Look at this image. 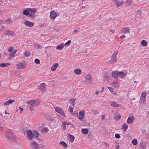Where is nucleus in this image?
I'll use <instances>...</instances> for the list:
<instances>
[{
	"instance_id": "obj_48",
	"label": "nucleus",
	"mask_w": 149,
	"mask_h": 149,
	"mask_svg": "<svg viewBox=\"0 0 149 149\" xmlns=\"http://www.w3.org/2000/svg\"><path fill=\"white\" fill-rule=\"evenodd\" d=\"M14 47H9L8 49V52H10L12 51H13L14 49Z\"/></svg>"
},
{
	"instance_id": "obj_36",
	"label": "nucleus",
	"mask_w": 149,
	"mask_h": 149,
	"mask_svg": "<svg viewBox=\"0 0 149 149\" xmlns=\"http://www.w3.org/2000/svg\"><path fill=\"white\" fill-rule=\"evenodd\" d=\"M6 33L8 35L13 36L14 34V32L13 31L8 30L7 31Z\"/></svg>"
},
{
	"instance_id": "obj_18",
	"label": "nucleus",
	"mask_w": 149,
	"mask_h": 149,
	"mask_svg": "<svg viewBox=\"0 0 149 149\" xmlns=\"http://www.w3.org/2000/svg\"><path fill=\"white\" fill-rule=\"evenodd\" d=\"M68 139L69 141L71 143H72L74 139V137L70 134H69L68 135Z\"/></svg>"
},
{
	"instance_id": "obj_56",
	"label": "nucleus",
	"mask_w": 149,
	"mask_h": 149,
	"mask_svg": "<svg viewBox=\"0 0 149 149\" xmlns=\"http://www.w3.org/2000/svg\"><path fill=\"white\" fill-rule=\"evenodd\" d=\"M137 12L139 13L140 15H141L142 14V13L141 12V11L140 10H137Z\"/></svg>"
},
{
	"instance_id": "obj_39",
	"label": "nucleus",
	"mask_w": 149,
	"mask_h": 149,
	"mask_svg": "<svg viewBox=\"0 0 149 149\" xmlns=\"http://www.w3.org/2000/svg\"><path fill=\"white\" fill-rule=\"evenodd\" d=\"M3 23V21L2 20H0V30H1L4 29V27L3 25H1V24Z\"/></svg>"
},
{
	"instance_id": "obj_52",
	"label": "nucleus",
	"mask_w": 149,
	"mask_h": 149,
	"mask_svg": "<svg viewBox=\"0 0 149 149\" xmlns=\"http://www.w3.org/2000/svg\"><path fill=\"white\" fill-rule=\"evenodd\" d=\"M63 126L64 129H66V123L65 122H63Z\"/></svg>"
},
{
	"instance_id": "obj_35",
	"label": "nucleus",
	"mask_w": 149,
	"mask_h": 149,
	"mask_svg": "<svg viewBox=\"0 0 149 149\" xmlns=\"http://www.w3.org/2000/svg\"><path fill=\"white\" fill-rule=\"evenodd\" d=\"M82 132L84 134H87L88 133V129L87 128L82 129L81 130Z\"/></svg>"
},
{
	"instance_id": "obj_63",
	"label": "nucleus",
	"mask_w": 149,
	"mask_h": 149,
	"mask_svg": "<svg viewBox=\"0 0 149 149\" xmlns=\"http://www.w3.org/2000/svg\"><path fill=\"white\" fill-rule=\"evenodd\" d=\"M121 38L123 39L124 38H125V36L124 35H123L121 36Z\"/></svg>"
},
{
	"instance_id": "obj_22",
	"label": "nucleus",
	"mask_w": 149,
	"mask_h": 149,
	"mask_svg": "<svg viewBox=\"0 0 149 149\" xmlns=\"http://www.w3.org/2000/svg\"><path fill=\"white\" fill-rule=\"evenodd\" d=\"M111 86L114 88H117L119 86L118 84L116 81H114L111 84Z\"/></svg>"
},
{
	"instance_id": "obj_1",
	"label": "nucleus",
	"mask_w": 149,
	"mask_h": 149,
	"mask_svg": "<svg viewBox=\"0 0 149 149\" xmlns=\"http://www.w3.org/2000/svg\"><path fill=\"white\" fill-rule=\"evenodd\" d=\"M6 138L8 141H15L16 138L14 135L12 130H8L7 131L5 134Z\"/></svg>"
},
{
	"instance_id": "obj_8",
	"label": "nucleus",
	"mask_w": 149,
	"mask_h": 149,
	"mask_svg": "<svg viewBox=\"0 0 149 149\" xmlns=\"http://www.w3.org/2000/svg\"><path fill=\"white\" fill-rule=\"evenodd\" d=\"M85 114V111L84 110L79 111V115L77 116L78 119L81 121H82L84 117Z\"/></svg>"
},
{
	"instance_id": "obj_13",
	"label": "nucleus",
	"mask_w": 149,
	"mask_h": 149,
	"mask_svg": "<svg viewBox=\"0 0 149 149\" xmlns=\"http://www.w3.org/2000/svg\"><path fill=\"white\" fill-rule=\"evenodd\" d=\"M146 94V93H142L140 98V102L143 103L145 101Z\"/></svg>"
},
{
	"instance_id": "obj_23",
	"label": "nucleus",
	"mask_w": 149,
	"mask_h": 149,
	"mask_svg": "<svg viewBox=\"0 0 149 149\" xmlns=\"http://www.w3.org/2000/svg\"><path fill=\"white\" fill-rule=\"evenodd\" d=\"M128 126L127 124L126 123H123L121 127L124 131H126L128 128Z\"/></svg>"
},
{
	"instance_id": "obj_50",
	"label": "nucleus",
	"mask_w": 149,
	"mask_h": 149,
	"mask_svg": "<svg viewBox=\"0 0 149 149\" xmlns=\"http://www.w3.org/2000/svg\"><path fill=\"white\" fill-rule=\"evenodd\" d=\"M68 111L71 113H72L73 111V108L70 107L68 109Z\"/></svg>"
},
{
	"instance_id": "obj_4",
	"label": "nucleus",
	"mask_w": 149,
	"mask_h": 149,
	"mask_svg": "<svg viewBox=\"0 0 149 149\" xmlns=\"http://www.w3.org/2000/svg\"><path fill=\"white\" fill-rule=\"evenodd\" d=\"M118 53V51L115 52L112 54L111 59L110 60V61L111 63H114L116 62L117 61L116 56Z\"/></svg>"
},
{
	"instance_id": "obj_55",
	"label": "nucleus",
	"mask_w": 149,
	"mask_h": 149,
	"mask_svg": "<svg viewBox=\"0 0 149 149\" xmlns=\"http://www.w3.org/2000/svg\"><path fill=\"white\" fill-rule=\"evenodd\" d=\"M93 113L95 115V114H97L98 113V112L97 111L95 110V111H93Z\"/></svg>"
},
{
	"instance_id": "obj_19",
	"label": "nucleus",
	"mask_w": 149,
	"mask_h": 149,
	"mask_svg": "<svg viewBox=\"0 0 149 149\" xmlns=\"http://www.w3.org/2000/svg\"><path fill=\"white\" fill-rule=\"evenodd\" d=\"M118 77H119L120 78H123L125 76V73L123 72L120 71L119 72L118 71Z\"/></svg>"
},
{
	"instance_id": "obj_54",
	"label": "nucleus",
	"mask_w": 149,
	"mask_h": 149,
	"mask_svg": "<svg viewBox=\"0 0 149 149\" xmlns=\"http://www.w3.org/2000/svg\"><path fill=\"white\" fill-rule=\"evenodd\" d=\"M110 31L111 32H112V33H114L115 32V30L114 29H110Z\"/></svg>"
},
{
	"instance_id": "obj_9",
	"label": "nucleus",
	"mask_w": 149,
	"mask_h": 149,
	"mask_svg": "<svg viewBox=\"0 0 149 149\" xmlns=\"http://www.w3.org/2000/svg\"><path fill=\"white\" fill-rule=\"evenodd\" d=\"M85 81L88 83H91L92 81V76L89 74L86 76L85 77Z\"/></svg>"
},
{
	"instance_id": "obj_60",
	"label": "nucleus",
	"mask_w": 149,
	"mask_h": 149,
	"mask_svg": "<svg viewBox=\"0 0 149 149\" xmlns=\"http://www.w3.org/2000/svg\"><path fill=\"white\" fill-rule=\"evenodd\" d=\"M36 47L38 48H40L41 47L40 45L39 44H37L36 45Z\"/></svg>"
},
{
	"instance_id": "obj_27",
	"label": "nucleus",
	"mask_w": 149,
	"mask_h": 149,
	"mask_svg": "<svg viewBox=\"0 0 149 149\" xmlns=\"http://www.w3.org/2000/svg\"><path fill=\"white\" fill-rule=\"evenodd\" d=\"M107 88L109 89L110 91L113 95H117V93L114 91V89L113 88L108 86L107 87Z\"/></svg>"
},
{
	"instance_id": "obj_16",
	"label": "nucleus",
	"mask_w": 149,
	"mask_h": 149,
	"mask_svg": "<svg viewBox=\"0 0 149 149\" xmlns=\"http://www.w3.org/2000/svg\"><path fill=\"white\" fill-rule=\"evenodd\" d=\"M37 10L36 9V11L35 12L30 11L29 12V14L28 17L31 18H33L35 17V13L37 12Z\"/></svg>"
},
{
	"instance_id": "obj_53",
	"label": "nucleus",
	"mask_w": 149,
	"mask_h": 149,
	"mask_svg": "<svg viewBox=\"0 0 149 149\" xmlns=\"http://www.w3.org/2000/svg\"><path fill=\"white\" fill-rule=\"evenodd\" d=\"M19 109H20L19 111L20 113H21L22 112V111H23V110H24L23 109L21 108V107H19Z\"/></svg>"
},
{
	"instance_id": "obj_57",
	"label": "nucleus",
	"mask_w": 149,
	"mask_h": 149,
	"mask_svg": "<svg viewBox=\"0 0 149 149\" xmlns=\"http://www.w3.org/2000/svg\"><path fill=\"white\" fill-rule=\"evenodd\" d=\"M104 144H105V145L106 146L108 147V146H109V144L108 143H106V142H105V143H104Z\"/></svg>"
},
{
	"instance_id": "obj_20",
	"label": "nucleus",
	"mask_w": 149,
	"mask_h": 149,
	"mask_svg": "<svg viewBox=\"0 0 149 149\" xmlns=\"http://www.w3.org/2000/svg\"><path fill=\"white\" fill-rule=\"evenodd\" d=\"M15 102V100H11V99H9L8 101L5 102L4 104V105L5 106H7L13 102Z\"/></svg>"
},
{
	"instance_id": "obj_33",
	"label": "nucleus",
	"mask_w": 149,
	"mask_h": 149,
	"mask_svg": "<svg viewBox=\"0 0 149 149\" xmlns=\"http://www.w3.org/2000/svg\"><path fill=\"white\" fill-rule=\"evenodd\" d=\"M19 69H22L25 68L24 65L23 63H20L17 65Z\"/></svg>"
},
{
	"instance_id": "obj_43",
	"label": "nucleus",
	"mask_w": 149,
	"mask_h": 149,
	"mask_svg": "<svg viewBox=\"0 0 149 149\" xmlns=\"http://www.w3.org/2000/svg\"><path fill=\"white\" fill-rule=\"evenodd\" d=\"M71 42V41L70 40H68L67 42H66L65 44H64V46H70V45Z\"/></svg>"
},
{
	"instance_id": "obj_44",
	"label": "nucleus",
	"mask_w": 149,
	"mask_h": 149,
	"mask_svg": "<svg viewBox=\"0 0 149 149\" xmlns=\"http://www.w3.org/2000/svg\"><path fill=\"white\" fill-rule=\"evenodd\" d=\"M132 143L134 145H136L137 144V141L136 139H133L132 141Z\"/></svg>"
},
{
	"instance_id": "obj_38",
	"label": "nucleus",
	"mask_w": 149,
	"mask_h": 149,
	"mask_svg": "<svg viewBox=\"0 0 149 149\" xmlns=\"http://www.w3.org/2000/svg\"><path fill=\"white\" fill-rule=\"evenodd\" d=\"M48 127H45V128L41 129V132L44 133H46L48 132Z\"/></svg>"
},
{
	"instance_id": "obj_14",
	"label": "nucleus",
	"mask_w": 149,
	"mask_h": 149,
	"mask_svg": "<svg viewBox=\"0 0 149 149\" xmlns=\"http://www.w3.org/2000/svg\"><path fill=\"white\" fill-rule=\"evenodd\" d=\"M58 66V64L57 63L54 64L51 68V70L52 71H55Z\"/></svg>"
},
{
	"instance_id": "obj_24",
	"label": "nucleus",
	"mask_w": 149,
	"mask_h": 149,
	"mask_svg": "<svg viewBox=\"0 0 149 149\" xmlns=\"http://www.w3.org/2000/svg\"><path fill=\"white\" fill-rule=\"evenodd\" d=\"M11 65L10 63H2L0 64V67L3 68L8 67L10 66Z\"/></svg>"
},
{
	"instance_id": "obj_46",
	"label": "nucleus",
	"mask_w": 149,
	"mask_h": 149,
	"mask_svg": "<svg viewBox=\"0 0 149 149\" xmlns=\"http://www.w3.org/2000/svg\"><path fill=\"white\" fill-rule=\"evenodd\" d=\"M103 80L104 81H108L109 80V77L107 76H105L104 77Z\"/></svg>"
},
{
	"instance_id": "obj_58",
	"label": "nucleus",
	"mask_w": 149,
	"mask_h": 149,
	"mask_svg": "<svg viewBox=\"0 0 149 149\" xmlns=\"http://www.w3.org/2000/svg\"><path fill=\"white\" fill-rule=\"evenodd\" d=\"M120 146L119 145H118L116 147V149H118L119 148H120Z\"/></svg>"
},
{
	"instance_id": "obj_10",
	"label": "nucleus",
	"mask_w": 149,
	"mask_h": 149,
	"mask_svg": "<svg viewBox=\"0 0 149 149\" xmlns=\"http://www.w3.org/2000/svg\"><path fill=\"white\" fill-rule=\"evenodd\" d=\"M24 24L26 26L30 27H33L34 25V22L26 20L24 22Z\"/></svg>"
},
{
	"instance_id": "obj_61",
	"label": "nucleus",
	"mask_w": 149,
	"mask_h": 149,
	"mask_svg": "<svg viewBox=\"0 0 149 149\" xmlns=\"http://www.w3.org/2000/svg\"><path fill=\"white\" fill-rule=\"evenodd\" d=\"M11 20L10 19H7V20L6 21V22H8L9 23H10L11 22Z\"/></svg>"
},
{
	"instance_id": "obj_62",
	"label": "nucleus",
	"mask_w": 149,
	"mask_h": 149,
	"mask_svg": "<svg viewBox=\"0 0 149 149\" xmlns=\"http://www.w3.org/2000/svg\"><path fill=\"white\" fill-rule=\"evenodd\" d=\"M74 32L75 33H77L78 32V31L77 30H74Z\"/></svg>"
},
{
	"instance_id": "obj_29",
	"label": "nucleus",
	"mask_w": 149,
	"mask_h": 149,
	"mask_svg": "<svg viewBox=\"0 0 149 149\" xmlns=\"http://www.w3.org/2000/svg\"><path fill=\"white\" fill-rule=\"evenodd\" d=\"M44 117L48 120L51 121L52 120V118L48 114H45L44 115Z\"/></svg>"
},
{
	"instance_id": "obj_47",
	"label": "nucleus",
	"mask_w": 149,
	"mask_h": 149,
	"mask_svg": "<svg viewBox=\"0 0 149 149\" xmlns=\"http://www.w3.org/2000/svg\"><path fill=\"white\" fill-rule=\"evenodd\" d=\"M34 62L36 63L37 64H39L40 63V60L39 59L37 58L35 60Z\"/></svg>"
},
{
	"instance_id": "obj_45",
	"label": "nucleus",
	"mask_w": 149,
	"mask_h": 149,
	"mask_svg": "<svg viewBox=\"0 0 149 149\" xmlns=\"http://www.w3.org/2000/svg\"><path fill=\"white\" fill-rule=\"evenodd\" d=\"M75 102V100L73 98L70 99L69 100V103L71 104H74Z\"/></svg>"
},
{
	"instance_id": "obj_6",
	"label": "nucleus",
	"mask_w": 149,
	"mask_h": 149,
	"mask_svg": "<svg viewBox=\"0 0 149 149\" xmlns=\"http://www.w3.org/2000/svg\"><path fill=\"white\" fill-rule=\"evenodd\" d=\"M46 84L45 83H41L38 87V89L41 91L42 92H44L46 89Z\"/></svg>"
},
{
	"instance_id": "obj_49",
	"label": "nucleus",
	"mask_w": 149,
	"mask_h": 149,
	"mask_svg": "<svg viewBox=\"0 0 149 149\" xmlns=\"http://www.w3.org/2000/svg\"><path fill=\"white\" fill-rule=\"evenodd\" d=\"M29 109L30 111H33V105H30Z\"/></svg>"
},
{
	"instance_id": "obj_28",
	"label": "nucleus",
	"mask_w": 149,
	"mask_h": 149,
	"mask_svg": "<svg viewBox=\"0 0 149 149\" xmlns=\"http://www.w3.org/2000/svg\"><path fill=\"white\" fill-rule=\"evenodd\" d=\"M34 104V106H37L40 104V101L38 100H32Z\"/></svg>"
},
{
	"instance_id": "obj_42",
	"label": "nucleus",
	"mask_w": 149,
	"mask_h": 149,
	"mask_svg": "<svg viewBox=\"0 0 149 149\" xmlns=\"http://www.w3.org/2000/svg\"><path fill=\"white\" fill-rule=\"evenodd\" d=\"M123 1H121L120 2H116V6L118 7L119 6H120L122 4H123Z\"/></svg>"
},
{
	"instance_id": "obj_5",
	"label": "nucleus",
	"mask_w": 149,
	"mask_h": 149,
	"mask_svg": "<svg viewBox=\"0 0 149 149\" xmlns=\"http://www.w3.org/2000/svg\"><path fill=\"white\" fill-rule=\"evenodd\" d=\"M36 11V9L35 8H27L26 10L23 11V14L24 15L28 17L29 12L30 11L35 12Z\"/></svg>"
},
{
	"instance_id": "obj_3",
	"label": "nucleus",
	"mask_w": 149,
	"mask_h": 149,
	"mask_svg": "<svg viewBox=\"0 0 149 149\" xmlns=\"http://www.w3.org/2000/svg\"><path fill=\"white\" fill-rule=\"evenodd\" d=\"M54 109L56 112L60 114L62 117H66L64 111L61 108L58 107H56L54 108Z\"/></svg>"
},
{
	"instance_id": "obj_64",
	"label": "nucleus",
	"mask_w": 149,
	"mask_h": 149,
	"mask_svg": "<svg viewBox=\"0 0 149 149\" xmlns=\"http://www.w3.org/2000/svg\"><path fill=\"white\" fill-rule=\"evenodd\" d=\"M5 114H8V115H10V113H7L6 111H5Z\"/></svg>"
},
{
	"instance_id": "obj_21",
	"label": "nucleus",
	"mask_w": 149,
	"mask_h": 149,
	"mask_svg": "<svg viewBox=\"0 0 149 149\" xmlns=\"http://www.w3.org/2000/svg\"><path fill=\"white\" fill-rule=\"evenodd\" d=\"M111 106L114 107H120V104H117L115 102H112L111 104Z\"/></svg>"
},
{
	"instance_id": "obj_25",
	"label": "nucleus",
	"mask_w": 149,
	"mask_h": 149,
	"mask_svg": "<svg viewBox=\"0 0 149 149\" xmlns=\"http://www.w3.org/2000/svg\"><path fill=\"white\" fill-rule=\"evenodd\" d=\"M74 72L76 74L79 75L81 74L82 71L79 69H76L74 70Z\"/></svg>"
},
{
	"instance_id": "obj_11",
	"label": "nucleus",
	"mask_w": 149,
	"mask_h": 149,
	"mask_svg": "<svg viewBox=\"0 0 149 149\" xmlns=\"http://www.w3.org/2000/svg\"><path fill=\"white\" fill-rule=\"evenodd\" d=\"M57 14L54 11H51L50 12V18L52 19H54L56 17Z\"/></svg>"
},
{
	"instance_id": "obj_30",
	"label": "nucleus",
	"mask_w": 149,
	"mask_h": 149,
	"mask_svg": "<svg viewBox=\"0 0 149 149\" xmlns=\"http://www.w3.org/2000/svg\"><path fill=\"white\" fill-rule=\"evenodd\" d=\"M121 117V115L120 114H118L117 116H113L114 119L116 120H118L120 119Z\"/></svg>"
},
{
	"instance_id": "obj_12",
	"label": "nucleus",
	"mask_w": 149,
	"mask_h": 149,
	"mask_svg": "<svg viewBox=\"0 0 149 149\" xmlns=\"http://www.w3.org/2000/svg\"><path fill=\"white\" fill-rule=\"evenodd\" d=\"M31 146L33 149H37L39 148V145L35 141H33L31 143Z\"/></svg>"
},
{
	"instance_id": "obj_41",
	"label": "nucleus",
	"mask_w": 149,
	"mask_h": 149,
	"mask_svg": "<svg viewBox=\"0 0 149 149\" xmlns=\"http://www.w3.org/2000/svg\"><path fill=\"white\" fill-rule=\"evenodd\" d=\"M27 104H29L30 105H33V106L34 105V104L32 100L28 101L27 102Z\"/></svg>"
},
{
	"instance_id": "obj_2",
	"label": "nucleus",
	"mask_w": 149,
	"mask_h": 149,
	"mask_svg": "<svg viewBox=\"0 0 149 149\" xmlns=\"http://www.w3.org/2000/svg\"><path fill=\"white\" fill-rule=\"evenodd\" d=\"M26 134L27 137L29 139H32L33 137L37 138L39 136L38 133L35 131L32 132L31 130H28L26 132Z\"/></svg>"
},
{
	"instance_id": "obj_51",
	"label": "nucleus",
	"mask_w": 149,
	"mask_h": 149,
	"mask_svg": "<svg viewBox=\"0 0 149 149\" xmlns=\"http://www.w3.org/2000/svg\"><path fill=\"white\" fill-rule=\"evenodd\" d=\"M115 137L117 139H119L120 138V136L118 134H115Z\"/></svg>"
},
{
	"instance_id": "obj_37",
	"label": "nucleus",
	"mask_w": 149,
	"mask_h": 149,
	"mask_svg": "<svg viewBox=\"0 0 149 149\" xmlns=\"http://www.w3.org/2000/svg\"><path fill=\"white\" fill-rule=\"evenodd\" d=\"M102 88V90H101V91L100 92V91H96V92H95V93H96V94L98 95L99 93H100V92L102 93V92L104 90V88L103 87H101V86H100L98 87V88L97 89L99 90V89L100 88Z\"/></svg>"
},
{
	"instance_id": "obj_7",
	"label": "nucleus",
	"mask_w": 149,
	"mask_h": 149,
	"mask_svg": "<svg viewBox=\"0 0 149 149\" xmlns=\"http://www.w3.org/2000/svg\"><path fill=\"white\" fill-rule=\"evenodd\" d=\"M134 119V117L132 115H130L129 116L127 120V123L128 124H130L133 122Z\"/></svg>"
},
{
	"instance_id": "obj_26",
	"label": "nucleus",
	"mask_w": 149,
	"mask_h": 149,
	"mask_svg": "<svg viewBox=\"0 0 149 149\" xmlns=\"http://www.w3.org/2000/svg\"><path fill=\"white\" fill-rule=\"evenodd\" d=\"M64 46V44L61 43L60 45L57 46L56 48L57 50H61L63 49Z\"/></svg>"
},
{
	"instance_id": "obj_17",
	"label": "nucleus",
	"mask_w": 149,
	"mask_h": 149,
	"mask_svg": "<svg viewBox=\"0 0 149 149\" xmlns=\"http://www.w3.org/2000/svg\"><path fill=\"white\" fill-rule=\"evenodd\" d=\"M118 71H116L112 72L111 76L114 79H116L118 78Z\"/></svg>"
},
{
	"instance_id": "obj_32",
	"label": "nucleus",
	"mask_w": 149,
	"mask_h": 149,
	"mask_svg": "<svg viewBox=\"0 0 149 149\" xmlns=\"http://www.w3.org/2000/svg\"><path fill=\"white\" fill-rule=\"evenodd\" d=\"M141 44L143 47H146L148 45L147 43L145 40H142L141 42Z\"/></svg>"
},
{
	"instance_id": "obj_59",
	"label": "nucleus",
	"mask_w": 149,
	"mask_h": 149,
	"mask_svg": "<svg viewBox=\"0 0 149 149\" xmlns=\"http://www.w3.org/2000/svg\"><path fill=\"white\" fill-rule=\"evenodd\" d=\"M104 118L105 115H102L101 117V118L102 120H103L104 119Z\"/></svg>"
},
{
	"instance_id": "obj_31",
	"label": "nucleus",
	"mask_w": 149,
	"mask_h": 149,
	"mask_svg": "<svg viewBox=\"0 0 149 149\" xmlns=\"http://www.w3.org/2000/svg\"><path fill=\"white\" fill-rule=\"evenodd\" d=\"M59 144L62 145L65 148H66L68 147L67 144L63 141H60Z\"/></svg>"
},
{
	"instance_id": "obj_15",
	"label": "nucleus",
	"mask_w": 149,
	"mask_h": 149,
	"mask_svg": "<svg viewBox=\"0 0 149 149\" xmlns=\"http://www.w3.org/2000/svg\"><path fill=\"white\" fill-rule=\"evenodd\" d=\"M121 32L122 33H126L130 32V29L127 27L123 28L121 29Z\"/></svg>"
},
{
	"instance_id": "obj_34",
	"label": "nucleus",
	"mask_w": 149,
	"mask_h": 149,
	"mask_svg": "<svg viewBox=\"0 0 149 149\" xmlns=\"http://www.w3.org/2000/svg\"><path fill=\"white\" fill-rule=\"evenodd\" d=\"M17 51V50H15L13 52L10 53L9 54V57L10 58L13 57L16 54Z\"/></svg>"
},
{
	"instance_id": "obj_40",
	"label": "nucleus",
	"mask_w": 149,
	"mask_h": 149,
	"mask_svg": "<svg viewBox=\"0 0 149 149\" xmlns=\"http://www.w3.org/2000/svg\"><path fill=\"white\" fill-rule=\"evenodd\" d=\"M31 54V52L28 51H26L25 52L24 55L26 57L29 56Z\"/></svg>"
}]
</instances>
